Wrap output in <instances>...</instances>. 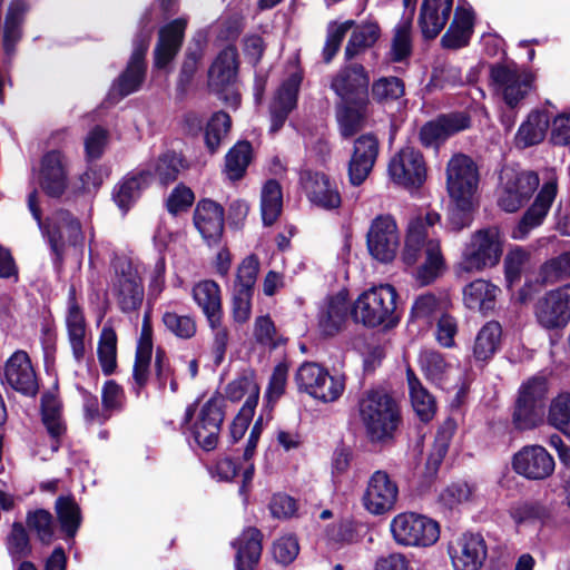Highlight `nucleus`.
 Returning <instances> with one entry per match:
<instances>
[{
    "instance_id": "f257e3e1",
    "label": "nucleus",
    "mask_w": 570,
    "mask_h": 570,
    "mask_svg": "<svg viewBox=\"0 0 570 570\" xmlns=\"http://www.w3.org/2000/svg\"><path fill=\"white\" fill-rule=\"evenodd\" d=\"M436 212H428L425 216L413 218L407 228L403 261L407 265L416 264L423 258L422 265L416 271V281L421 285H429L436 279L445 267L440 242L428 239L429 228L440 222Z\"/></svg>"
},
{
    "instance_id": "f03ea898",
    "label": "nucleus",
    "mask_w": 570,
    "mask_h": 570,
    "mask_svg": "<svg viewBox=\"0 0 570 570\" xmlns=\"http://www.w3.org/2000/svg\"><path fill=\"white\" fill-rule=\"evenodd\" d=\"M357 413L370 442L387 444L394 441L402 424L397 402L382 390L364 392L357 402Z\"/></svg>"
},
{
    "instance_id": "7ed1b4c3",
    "label": "nucleus",
    "mask_w": 570,
    "mask_h": 570,
    "mask_svg": "<svg viewBox=\"0 0 570 570\" xmlns=\"http://www.w3.org/2000/svg\"><path fill=\"white\" fill-rule=\"evenodd\" d=\"M396 297L397 293L392 285L374 286L358 296L351 315L355 322L368 327H393L399 323Z\"/></svg>"
},
{
    "instance_id": "20e7f679",
    "label": "nucleus",
    "mask_w": 570,
    "mask_h": 570,
    "mask_svg": "<svg viewBox=\"0 0 570 570\" xmlns=\"http://www.w3.org/2000/svg\"><path fill=\"white\" fill-rule=\"evenodd\" d=\"M504 234L498 226L475 230L462 250L460 268L466 273L495 267L502 257Z\"/></svg>"
},
{
    "instance_id": "39448f33",
    "label": "nucleus",
    "mask_w": 570,
    "mask_h": 570,
    "mask_svg": "<svg viewBox=\"0 0 570 570\" xmlns=\"http://www.w3.org/2000/svg\"><path fill=\"white\" fill-rule=\"evenodd\" d=\"M547 394L548 383L541 376H533L520 386L513 412L518 430H531L543 421Z\"/></svg>"
},
{
    "instance_id": "423d86ee",
    "label": "nucleus",
    "mask_w": 570,
    "mask_h": 570,
    "mask_svg": "<svg viewBox=\"0 0 570 570\" xmlns=\"http://www.w3.org/2000/svg\"><path fill=\"white\" fill-rule=\"evenodd\" d=\"M390 528L394 540L405 547H431L440 538L439 523L415 512L395 515Z\"/></svg>"
},
{
    "instance_id": "0eeeda50",
    "label": "nucleus",
    "mask_w": 570,
    "mask_h": 570,
    "mask_svg": "<svg viewBox=\"0 0 570 570\" xmlns=\"http://www.w3.org/2000/svg\"><path fill=\"white\" fill-rule=\"evenodd\" d=\"M490 78L495 91L510 107H517L530 92L533 76L515 63H495L490 68Z\"/></svg>"
},
{
    "instance_id": "6e6552de",
    "label": "nucleus",
    "mask_w": 570,
    "mask_h": 570,
    "mask_svg": "<svg viewBox=\"0 0 570 570\" xmlns=\"http://www.w3.org/2000/svg\"><path fill=\"white\" fill-rule=\"evenodd\" d=\"M478 184L475 163L466 155H454L446 166V188L453 202L468 207L471 199H474Z\"/></svg>"
},
{
    "instance_id": "1a4fd4ad",
    "label": "nucleus",
    "mask_w": 570,
    "mask_h": 570,
    "mask_svg": "<svg viewBox=\"0 0 570 570\" xmlns=\"http://www.w3.org/2000/svg\"><path fill=\"white\" fill-rule=\"evenodd\" d=\"M539 183V176L534 171H517L513 168H503L498 196L499 207L507 213L519 210L531 198Z\"/></svg>"
},
{
    "instance_id": "9d476101",
    "label": "nucleus",
    "mask_w": 570,
    "mask_h": 570,
    "mask_svg": "<svg viewBox=\"0 0 570 570\" xmlns=\"http://www.w3.org/2000/svg\"><path fill=\"white\" fill-rule=\"evenodd\" d=\"M111 293L122 313L130 314L140 308L145 288L138 267L129 259H119L116 264Z\"/></svg>"
},
{
    "instance_id": "9b49d317",
    "label": "nucleus",
    "mask_w": 570,
    "mask_h": 570,
    "mask_svg": "<svg viewBox=\"0 0 570 570\" xmlns=\"http://www.w3.org/2000/svg\"><path fill=\"white\" fill-rule=\"evenodd\" d=\"M558 195V176L554 170H547L543 184L532 205L525 210L518 225L512 229L513 239H525L532 229L542 225Z\"/></svg>"
},
{
    "instance_id": "f8f14e48",
    "label": "nucleus",
    "mask_w": 570,
    "mask_h": 570,
    "mask_svg": "<svg viewBox=\"0 0 570 570\" xmlns=\"http://www.w3.org/2000/svg\"><path fill=\"white\" fill-rule=\"evenodd\" d=\"M370 254L379 262H392L400 247V234L394 218L390 215L375 217L366 235Z\"/></svg>"
},
{
    "instance_id": "ddd939ff",
    "label": "nucleus",
    "mask_w": 570,
    "mask_h": 570,
    "mask_svg": "<svg viewBox=\"0 0 570 570\" xmlns=\"http://www.w3.org/2000/svg\"><path fill=\"white\" fill-rule=\"evenodd\" d=\"M391 179L405 188H419L426 179V164L422 153L406 146L395 154L389 163Z\"/></svg>"
},
{
    "instance_id": "4468645a",
    "label": "nucleus",
    "mask_w": 570,
    "mask_h": 570,
    "mask_svg": "<svg viewBox=\"0 0 570 570\" xmlns=\"http://www.w3.org/2000/svg\"><path fill=\"white\" fill-rule=\"evenodd\" d=\"M224 399L214 395L200 407L196 421L191 425V435L195 442L205 451L216 448L224 421Z\"/></svg>"
},
{
    "instance_id": "2eb2a0df",
    "label": "nucleus",
    "mask_w": 570,
    "mask_h": 570,
    "mask_svg": "<svg viewBox=\"0 0 570 570\" xmlns=\"http://www.w3.org/2000/svg\"><path fill=\"white\" fill-rule=\"evenodd\" d=\"M237 71L238 53L232 46L224 48L218 53L208 70L209 88L217 94L227 91L223 99L233 106L239 104V95L235 90H229V87L236 81Z\"/></svg>"
},
{
    "instance_id": "dca6fc26",
    "label": "nucleus",
    "mask_w": 570,
    "mask_h": 570,
    "mask_svg": "<svg viewBox=\"0 0 570 570\" xmlns=\"http://www.w3.org/2000/svg\"><path fill=\"white\" fill-rule=\"evenodd\" d=\"M399 498L396 482L383 470L375 471L368 479L362 497L365 510L373 515H382L394 509Z\"/></svg>"
},
{
    "instance_id": "f3484780",
    "label": "nucleus",
    "mask_w": 570,
    "mask_h": 570,
    "mask_svg": "<svg viewBox=\"0 0 570 570\" xmlns=\"http://www.w3.org/2000/svg\"><path fill=\"white\" fill-rule=\"evenodd\" d=\"M39 185L46 195L61 197L69 186V159L58 149L43 154L39 167Z\"/></svg>"
},
{
    "instance_id": "a211bd4d",
    "label": "nucleus",
    "mask_w": 570,
    "mask_h": 570,
    "mask_svg": "<svg viewBox=\"0 0 570 570\" xmlns=\"http://www.w3.org/2000/svg\"><path fill=\"white\" fill-rule=\"evenodd\" d=\"M535 318L547 330L564 327L570 321V286L546 293L535 304Z\"/></svg>"
},
{
    "instance_id": "6ab92c4d",
    "label": "nucleus",
    "mask_w": 570,
    "mask_h": 570,
    "mask_svg": "<svg viewBox=\"0 0 570 570\" xmlns=\"http://www.w3.org/2000/svg\"><path fill=\"white\" fill-rule=\"evenodd\" d=\"M47 235L55 263H61L66 245H77L82 240L81 226L67 210H57L49 219Z\"/></svg>"
},
{
    "instance_id": "aec40b11",
    "label": "nucleus",
    "mask_w": 570,
    "mask_h": 570,
    "mask_svg": "<svg viewBox=\"0 0 570 570\" xmlns=\"http://www.w3.org/2000/svg\"><path fill=\"white\" fill-rule=\"evenodd\" d=\"M552 455L541 445H525L512 459V468L529 480H544L554 471Z\"/></svg>"
},
{
    "instance_id": "412c9836",
    "label": "nucleus",
    "mask_w": 570,
    "mask_h": 570,
    "mask_svg": "<svg viewBox=\"0 0 570 570\" xmlns=\"http://www.w3.org/2000/svg\"><path fill=\"white\" fill-rule=\"evenodd\" d=\"M370 77L360 63L341 68L331 82L332 90L341 101L368 100Z\"/></svg>"
},
{
    "instance_id": "4be33fe9",
    "label": "nucleus",
    "mask_w": 570,
    "mask_h": 570,
    "mask_svg": "<svg viewBox=\"0 0 570 570\" xmlns=\"http://www.w3.org/2000/svg\"><path fill=\"white\" fill-rule=\"evenodd\" d=\"M151 31H141L134 40V50L126 70L119 76L117 88L121 96L137 91L146 75L145 55L149 47Z\"/></svg>"
},
{
    "instance_id": "5701e85b",
    "label": "nucleus",
    "mask_w": 570,
    "mask_h": 570,
    "mask_svg": "<svg viewBox=\"0 0 570 570\" xmlns=\"http://www.w3.org/2000/svg\"><path fill=\"white\" fill-rule=\"evenodd\" d=\"M451 559L455 570H479L488 556L483 537L479 533H464L451 547Z\"/></svg>"
},
{
    "instance_id": "b1692460",
    "label": "nucleus",
    "mask_w": 570,
    "mask_h": 570,
    "mask_svg": "<svg viewBox=\"0 0 570 570\" xmlns=\"http://www.w3.org/2000/svg\"><path fill=\"white\" fill-rule=\"evenodd\" d=\"M379 155V140L372 134L360 136L348 163V178L353 186H360L372 171Z\"/></svg>"
},
{
    "instance_id": "393cba45",
    "label": "nucleus",
    "mask_w": 570,
    "mask_h": 570,
    "mask_svg": "<svg viewBox=\"0 0 570 570\" xmlns=\"http://www.w3.org/2000/svg\"><path fill=\"white\" fill-rule=\"evenodd\" d=\"M4 380L13 390L24 395L32 396L38 391L36 373L24 351L14 352L7 361Z\"/></svg>"
},
{
    "instance_id": "a878e982",
    "label": "nucleus",
    "mask_w": 570,
    "mask_h": 570,
    "mask_svg": "<svg viewBox=\"0 0 570 570\" xmlns=\"http://www.w3.org/2000/svg\"><path fill=\"white\" fill-rule=\"evenodd\" d=\"M302 76L293 72L279 87L271 104V132H277L296 107Z\"/></svg>"
},
{
    "instance_id": "bb28decb",
    "label": "nucleus",
    "mask_w": 570,
    "mask_h": 570,
    "mask_svg": "<svg viewBox=\"0 0 570 570\" xmlns=\"http://www.w3.org/2000/svg\"><path fill=\"white\" fill-rule=\"evenodd\" d=\"M303 187L309 202L324 209H336L342 199L337 187L323 173L306 171L302 176Z\"/></svg>"
},
{
    "instance_id": "cd10ccee",
    "label": "nucleus",
    "mask_w": 570,
    "mask_h": 570,
    "mask_svg": "<svg viewBox=\"0 0 570 570\" xmlns=\"http://www.w3.org/2000/svg\"><path fill=\"white\" fill-rule=\"evenodd\" d=\"M187 20L178 18L159 30L158 42L156 45L155 67L165 68L178 53L185 35Z\"/></svg>"
},
{
    "instance_id": "c85d7f7f",
    "label": "nucleus",
    "mask_w": 570,
    "mask_h": 570,
    "mask_svg": "<svg viewBox=\"0 0 570 570\" xmlns=\"http://www.w3.org/2000/svg\"><path fill=\"white\" fill-rule=\"evenodd\" d=\"M194 224L208 244L217 243L224 229L223 207L209 199L200 200L194 213Z\"/></svg>"
},
{
    "instance_id": "c756f323",
    "label": "nucleus",
    "mask_w": 570,
    "mask_h": 570,
    "mask_svg": "<svg viewBox=\"0 0 570 570\" xmlns=\"http://www.w3.org/2000/svg\"><path fill=\"white\" fill-rule=\"evenodd\" d=\"M151 179L153 175L149 169H140L129 173L115 186L112 198L124 214L138 200Z\"/></svg>"
},
{
    "instance_id": "7c9ffc66",
    "label": "nucleus",
    "mask_w": 570,
    "mask_h": 570,
    "mask_svg": "<svg viewBox=\"0 0 570 570\" xmlns=\"http://www.w3.org/2000/svg\"><path fill=\"white\" fill-rule=\"evenodd\" d=\"M66 326L73 357L77 362H80L86 354V321L76 301V288L73 286L69 288Z\"/></svg>"
},
{
    "instance_id": "2f4dec72",
    "label": "nucleus",
    "mask_w": 570,
    "mask_h": 570,
    "mask_svg": "<svg viewBox=\"0 0 570 570\" xmlns=\"http://www.w3.org/2000/svg\"><path fill=\"white\" fill-rule=\"evenodd\" d=\"M500 293V287L492 282L478 278L465 285L463 302L469 309L488 314L494 309Z\"/></svg>"
},
{
    "instance_id": "473e14b6",
    "label": "nucleus",
    "mask_w": 570,
    "mask_h": 570,
    "mask_svg": "<svg viewBox=\"0 0 570 570\" xmlns=\"http://www.w3.org/2000/svg\"><path fill=\"white\" fill-rule=\"evenodd\" d=\"M452 0H423L419 23L428 39L435 38L445 27L451 12Z\"/></svg>"
},
{
    "instance_id": "72a5a7b5",
    "label": "nucleus",
    "mask_w": 570,
    "mask_h": 570,
    "mask_svg": "<svg viewBox=\"0 0 570 570\" xmlns=\"http://www.w3.org/2000/svg\"><path fill=\"white\" fill-rule=\"evenodd\" d=\"M347 294L340 292L331 297L318 315V327L322 334L333 336L338 333L348 315Z\"/></svg>"
},
{
    "instance_id": "f704fd0d",
    "label": "nucleus",
    "mask_w": 570,
    "mask_h": 570,
    "mask_svg": "<svg viewBox=\"0 0 570 570\" xmlns=\"http://www.w3.org/2000/svg\"><path fill=\"white\" fill-rule=\"evenodd\" d=\"M368 100L341 101L336 106V120L340 134L350 138L357 134L365 124Z\"/></svg>"
},
{
    "instance_id": "c9c22d12",
    "label": "nucleus",
    "mask_w": 570,
    "mask_h": 570,
    "mask_svg": "<svg viewBox=\"0 0 570 570\" xmlns=\"http://www.w3.org/2000/svg\"><path fill=\"white\" fill-rule=\"evenodd\" d=\"M406 381L412 407L422 422H429L436 412L434 396L422 384L411 367L406 370Z\"/></svg>"
},
{
    "instance_id": "e433bc0d",
    "label": "nucleus",
    "mask_w": 570,
    "mask_h": 570,
    "mask_svg": "<svg viewBox=\"0 0 570 570\" xmlns=\"http://www.w3.org/2000/svg\"><path fill=\"white\" fill-rule=\"evenodd\" d=\"M262 534L255 528L246 529L234 546L237 548L236 570H253L262 552Z\"/></svg>"
},
{
    "instance_id": "4c0bfd02",
    "label": "nucleus",
    "mask_w": 570,
    "mask_h": 570,
    "mask_svg": "<svg viewBox=\"0 0 570 570\" xmlns=\"http://www.w3.org/2000/svg\"><path fill=\"white\" fill-rule=\"evenodd\" d=\"M473 32V13L466 9H456L454 19L443 35L441 42L449 49H459L468 45Z\"/></svg>"
},
{
    "instance_id": "58836bf2",
    "label": "nucleus",
    "mask_w": 570,
    "mask_h": 570,
    "mask_svg": "<svg viewBox=\"0 0 570 570\" xmlns=\"http://www.w3.org/2000/svg\"><path fill=\"white\" fill-rule=\"evenodd\" d=\"M193 298L206 320L223 315L219 285L210 279L202 281L193 287Z\"/></svg>"
},
{
    "instance_id": "ea45409f",
    "label": "nucleus",
    "mask_w": 570,
    "mask_h": 570,
    "mask_svg": "<svg viewBox=\"0 0 570 570\" xmlns=\"http://www.w3.org/2000/svg\"><path fill=\"white\" fill-rule=\"evenodd\" d=\"M28 11L24 0H12L8 7L4 20L3 49L8 56L14 51V46L21 38V26Z\"/></svg>"
},
{
    "instance_id": "a19ab883",
    "label": "nucleus",
    "mask_w": 570,
    "mask_h": 570,
    "mask_svg": "<svg viewBox=\"0 0 570 570\" xmlns=\"http://www.w3.org/2000/svg\"><path fill=\"white\" fill-rule=\"evenodd\" d=\"M502 328L495 321L485 323L479 331L474 345L473 356L476 361L490 360L499 348L501 342Z\"/></svg>"
},
{
    "instance_id": "79ce46f5",
    "label": "nucleus",
    "mask_w": 570,
    "mask_h": 570,
    "mask_svg": "<svg viewBox=\"0 0 570 570\" xmlns=\"http://www.w3.org/2000/svg\"><path fill=\"white\" fill-rule=\"evenodd\" d=\"M549 127V116L543 111H533L529 115L517 134V142L529 147L543 140Z\"/></svg>"
},
{
    "instance_id": "37998d69",
    "label": "nucleus",
    "mask_w": 570,
    "mask_h": 570,
    "mask_svg": "<svg viewBox=\"0 0 570 570\" xmlns=\"http://www.w3.org/2000/svg\"><path fill=\"white\" fill-rule=\"evenodd\" d=\"M283 194L281 185L271 179L266 181L262 189L261 213L264 225H273L282 213Z\"/></svg>"
},
{
    "instance_id": "c03bdc74",
    "label": "nucleus",
    "mask_w": 570,
    "mask_h": 570,
    "mask_svg": "<svg viewBox=\"0 0 570 570\" xmlns=\"http://www.w3.org/2000/svg\"><path fill=\"white\" fill-rule=\"evenodd\" d=\"M42 422L51 438L58 440L66 432L62 420L61 402L53 394H45L41 397Z\"/></svg>"
},
{
    "instance_id": "a18cd8bd",
    "label": "nucleus",
    "mask_w": 570,
    "mask_h": 570,
    "mask_svg": "<svg viewBox=\"0 0 570 570\" xmlns=\"http://www.w3.org/2000/svg\"><path fill=\"white\" fill-rule=\"evenodd\" d=\"M61 531L73 538L81 523L80 508L71 497H59L55 503Z\"/></svg>"
},
{
    "instance_id": "49530a36",
    "label": "nucleus",
    "mask_w": 570,
    "mask_h": 570,
    "mask_svg": "<svg viewBox=\"0 0 570 570\" xmlns=\"http://www.w3.org/2000/svg\"><path fill=\"white\" fill-rule=\"evenodd\" d=\"M225 393L227 399L233 402H238L245 397L242 407L249 406L250 410H255L258 403L259 387L252 376L243 375L228 383Z\"/></svg>"
},
{
    "instance_id": "de8ad7c7",
    "label": "nucleus",
    "mask_w": 570,
    "mask_h": 570,
    "mask_svg": "<svg viewBox=\"0 0 570 570\" xmlns=\"http://www.w3.org/2000/svg\"><path fill=\"white\" fill-rule=\"evenodd\" d=\"M186 167L183 157L174 151H167L150 164L147 169L153 177L157 176L161 184L167 185L177 179L179 173Z\"/></svg>"
},
{
    "instance_id": "09e8293b",
    "label": "nucleus",
    "mask_w": 570,
    "mask_h": 570,
    "mask_svg": "<svg viewBox=\"0 0 570 570\" xmlns=\"http://www.w3.org/2000/svg\"><path fill=\"white\" fill-rule=\"evenodd\" d=\"M419 364L426 379L438 385L445 382L451 367L442 354L432 350H424L420 353Z\"/></svg>"
},
{
    "instance_id": "8fccbe9b",
    "label": "nucleus",
    "mask_w": 570,
    "mask_h": 570,
    "mask_svg": "<svg viewBox=\"0 0 570 570\" xmlns=\"http://www.w3.org/2000/svg\"><path fill=\"white\" fill-rule=\"evenodd\" d=\"M98 360L104 374L110 375L117 366V334L115 330L105 325L98 342Z\"/></svg>"
},
{
    "instance_id": "3c124183",
    "label": "nucleus",
    "mask_w": 570,
    "mask_h": 570,
    "mask_svg": "<svg viewBox=\"0 0 570 570\" xmlns=\"http://www.w3.org/2000/svg\"><path fill=\"white\" fill-rule=\"evenodd\" d=\"M252 159V146L247 141L237 142L226 155L225 173L232 180L240 179Z\"/></svg>"
},
{
    "instance_id": "603ef678",
    "label": "nucleus",
    "mask_w": 570,
    "mask_h": 570,
    "mask_svg": "<svg viewBox=\"0 0 570 570\" xmlns=\"http://www.w3.org/2000/svg\"><path fill=\"white\" fill-rule=\"evenodd\" d=\"M328 374V371L317 363L305 362L298 367L295 380L301 391L308 393L315 399L320 385L322 382L324 383Z\"/></svg>"
},
{
    "instance_id": "864d4df0",
    "label": "nucleus",
    "mask_w": 570,
    "mask_h": 570,
    "mask_svg": "<svg viewBox=\"0 0 570 570\" xmlns=\"http://www.w3.org/2000/svg\"><path fill=\"white\" fill-rule=\"evenodd\" d=\"M531 253L518 245L512 246L503 261L504 277L508 286L511 287L519 282L522 273L530 264Z\"/></svg>"
},
{
    "instance_id": "5fc2aeb1",
    "label": "nucleus",
    "mask_w": 570,
    "mask_h": 570,
    "mask_svg": "<svg viewBox=\"0 0 570 570\" xmlns=\"http://www.w3.org/2000/svg\"><path fill=\"white\" fill-rule=\"evenodd\" d=\"M161 322L171 335L180 340H190L196 335L197 324L191 315H180L173 311L164 312Z\"/></svg>"
},
{
    "instance_id": "6e6d98bb",
    "label": "nucleus",
    "mask_w": 570,
    "mask_h": 570,
    "mask_svg": "<svg viewBox=\"0 0 570 570\" xmlns=\"http://www.w3.org/2000/svg\"><path fill=\"white\" fill-rule=\"evenodd\" d=\"M380 29L374 23H366L354 29L345 48L346 59H353L362 50L373 46L379 39Z\"/></svg>"
},
{
    "instance_id": "4d7b16f0",
    "label": "nucleus",
    "mask_w": 570,
    "mask_h": 570,
    "mask_svg": "<svg viewBox=\"0 0 570 570\" xmlns=\"http://www.w3.org/2000/svg\"><path fill=\"white\" fill-rule=\"evenodd\" d=\"M548 421L554 429L570 438V393H561L551 401Z\"/></svg>"
},
{
    "instance_id": "13d9d810",
    "label": "nucleus",
    "mask_w": 570,
    "mask_h": 570,
    "mask_svg": "<svg viewBox=\"0 0 570 570\" xmlns=\"http://www.w3.org/2000/svg\"><path fill=\"white\" fill-rule=\"evenodd\" d=\"M232 125L228 114L215 112L207 122L205 129V144L208 150L214 154L220 146L223 138L227 135Z\"/></svg>"
},
{
    "instance_id": "bf43d9fd",
    "label": "nucleus",
    "mask_w": 570,
    "mask_h": 570,
    "mask_svg": "<svg viewBox=\"0 0 570 570\" xmlns=\"http://www.w3.org/2000/svg\"><path fill=\"white\" fill-rule=\"evenodd\" d=\"M27 525L43 544H50L55 537V522L51 513L43 509L29 512Z\"/></svg>"
},
{
    "instance_id": "052dcab7",
    "label": "nucleus",
    "mask_w": 570,
    "mask_h": 570,
    "mask_svg": "<svg viewBox=\"0 0 570 570\" xmlns=\"http://www.w3.org/2000/svg\"><path fill=\"white\" fill-rule=\"evenodd\" d=\"M253 335L256 343L269 350L276 348L284 342L283 336L277 333L274 322L268 315L256 317Z\"/></svg>"
},
{
    "instance_id": "680f3d73",
    "label": "nucleus",
    "mask_w": 570,
    "mask_h": 570,
    "mask_svg": "<svg viewBox=\"0 0 570 570\" xmlns=\"http://www.w3.org/2000/svg\"><path fill=\"white\" fill-rule=\"evenodd\" d=\"M7 549L13 561H20L31 553L29 537L21 523L14 522L12 524L7 538Z\"/></svg>"
},
{
    "instance_id": "e2e57ef3",
    "label": "nucleus",
    "mask_w": 570,
    "mask_h": 570,
    "mask_svg": "<svg viewBox=\"0 0 570 570\" xmlns=\"http://www.w3.org/2000/svg\"><path fill=\"white\" fill-rule=\"evenodd\" d=\"M212 333V350L215 361L219 364L225 356L229 343V330L223 322V315L207 320Z\"/></svg>"
},
{
    "instance_id": "0e129e2a",
    "label": "nucleus",
    "mask_w": 570,
    "mask_h": 570,
    "mask_svg": "<svg viewBox=\"0 0 570 570\" xmlns=\"http://www.w3.org/2000/svg\"><path fill=\"white\" fill-rule=\"evenodd\" d=\"M441 313V301L432 293L417 296L411 308L413 320L423 321L426 324Z\"/></svg>"
},
{
    "instance_id": "69168bd1",
    "label": "nucleus",
    "mask_w": 570,
    "mask_h": 570,
    "mask_svg": "<svg viewBox=\"0 0 570 570\" xmlns=\"http://www.w3.org/2000/svg\"><path fill=\"white\" fill-rule=\"evenodd\" d=\"M404 95V83L397 77H382L372 85V96L375 100L392 101Z\"/></svg>"
},
{
    "instance_id": "338daca9",
    "label": "nucleus",
    "mask_w": 570,
    "mask_h": 570,
    "mask_svg": "<svg viewBox=\"0 0 570 570\" xmlns=\"http://www.w3.org/2000/svg\"><path fill=\"white\" fill-rule=\"evenodd\" d=\"M258 269L259 262L255 255H249L244 258L238 266L233 289L254 293Z\"/></svg>"
},
{
    "instance_id": "774afa93",
    "label": "nucleus",
    "mask_w": 570,
    "mask_h": 570,
    "mask_svg": "<svg viewBox=\"0 0 570 570\" xmlns=\"http://www.w3.org/2000/svg\"><path fill=\"white\" fill-rule=\"evenodd\" d=\"M541 277L543 283H554L559 279L570 277V252L548 261L541 267Z\"/></svg>"
}]
</instances>
